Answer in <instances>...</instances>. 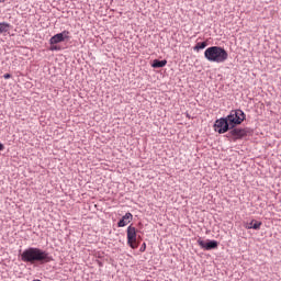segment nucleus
Listing matches in <instances>:
<instances>
[{
    "label": "nucleus",
    "mask_w": 281,
    "mask_h": 281,
    "mask_svg": "<svg viewBox=\"0 0 281 281\" xmlns=\"http://www.w3.org/2000/svg\"><path fill=\"white\" fill-rule=\"evenodd\" d=\"M133 221V214L126 213L117 223V227H126Z\"/></svg>",
    "instance_id": "423d86ee"
},
{
    "label": "nucleus",
    "mask_w": 281,
    "mask_h": 281,
    "mask_svg": "<svg viewBox=\"0 0 281 281\" xmlns=\"http://www.w3.org/2000/svg\"><path fill=\"white\" fill-rule=\"evenodd\" d=\"M246 119L247 115L243 110H232L226 117H221L215 121V132L220 135H223L224 133H228L229 131L227 137H233V142H237V139H243V137H247L249 128L236 126H240V124H243L244 120Z\"/></svg>",
    "instance_id": "f257e3e1"
},
{
    "label": "nucleus",
    "mask_w": 281,
    "mask_h": 281,
    "mask_svg": "<svg viewBox=\"0 0 281 281\" xmlns=\"http://www.w3.org/2000/svg\"><path fill=\"white\" fill-rule=\"evenodd\" d=\"M21 260L22 262H29L30 265H36V262L40 265H47V262L54 260V257L41 248L30 247L21 254Z\"/></svg>",
    "instance_id": "f03ea898"
},
{
    "label": "nucleus",
    "mask_w": 281,
    "mask_h": 281,
    "mask_svg": "<svg viewBox=\"0 0 281 281\" xmlns=\"http://www.w3.org/2000/svg\"><path fill=\"white\" fill-rule=\"evenodd\" d=\"M127 245L131 249H137L139 247V241H137V237H133V239H127Z\"/></svg>",
    "instance_id": "9d476101"
},
{
    "label": "nucleus",
    "mask_w": 281,
    "mask_h": 281,
    "mask_svg": "<svg viewBox=\"0 0 281 281\" xmlns=\"http://www.w3.org/2000/svg\"><path fill=\"white\" fill-rule=\"evenodd\" d=\"M3 78H4V80H8V79L12 78V75H10V74H4V75H3Z\"/></svg>",
    "instance_id": "2eb2a0df"
},
{
    "label": "nucleus",
    "mask_w": 281,
    "mask_h": 281,
    "mask_svg": "<svg viewBox=\"0 0 281 281\" xmlns=\"http://www.w3.org/2000/svg\"><path fill=\"white\" fill-rule=\"evenodd\" d=\"M204 58L209 63H225L229 58V54L221 46H211L205 49Z\"/></svg>",
    "instance_id": "7ed1b4c3"
},
{
    "label": "nucleus",
    "mask_w": 281,
    "mask_h": 281,
    "mask_svg": "<svg viewBox=\"0 0 281 281\" xmlns=\"http://www.w3.org/2000/svg\"><path fill=\"white\" fill-rule=\"evenodd\" d=\"M207 47V42H199L195 46H194V50L199 52V49H205Z\"/></svg>",
    "instance_id": "f8f14e48"
},
{
    "label": "nucleus",
    "mask_w": 281,
    "mask_h": 281,
    "mask_svg": "<svg viewBox=\"0 0 281 281\" xmlns=\"http://www.w3.org/2000/svg\"><path fill=\"white\" fill-rule=\"evenodd\" d=\"M262 226V222H258L256 220H252L247 226V229H260Z\"/></svg>",
    "instance_id": "1a4fd4ad"
},
{
    "label": "nucleus",
    "mask_w": 281,
    "mask_h": 281,
    "mask_svg": "<svg viewBox=\"0 0 281 281\" xmlns=\"http://www.w3.org/2000/svg\"><path fill=\"white\" fill-rule=\"evenodd\" d=\"M5 0H0V3H4Z\"/></svg>",
    "instance_id": "f3484780"
},
{
    "label": "nucleus",
    "mask_w": 281,
    "mask_h": 281,
    "mask_svg": "<svg viewBox=\"0 0 281 281\" xmlns=\"http://www.w3.org/2000/svg\"><path fill=\"white\" fill-rule=\"evenodd\" d=\"M198 245L201 246L205 251H212V249H218V241L214 239L203 240L201 238L198 239Z\"/></svg>",
    "instance_id": "20e7f679"
},
{
    "label": "nucleus",
    "mask_w": 281,
    "mask_h": 281,
    "mask_svg": "<svg viewBox=\"0 0 281 281\" xmlns=\"http://www.w3.org/2000/svg\"><path fill=\"white\" fill-rule=\"evenodd\" d=\"M9 30H10V24H8L5 22L0 23V34L9 32Z\"/></svg>",
    "instance_id": "9b49d317"
},
{
    "label": "nucleus",
    "mask_w": 281,
    "mask_h": 281,
    "mask_svg": "<svg viewBox=\"0 0 281 281\" xmlns=\"http://www.w3.org/2000/svg\"><path fill=\"white\" fill-rule=\"evenodd\" d=\"M139 251H142V252L146 251V243H144V244L140 246Z\"/></svg>",
    "instance_id": "4468645a"
},
{
    "label": "nucleus",
    "mask_w": 281,
    "mask_h": 281,
    "mask_svg": "<svg viewBox=\"0 0 281 281\" xmlns=\"http://www.w3.org/2000/svg\"><path fill=\"white\" fill-rule=\"evenodd\" d=\"M167 65H168V60L166 59H162V60L154 59L151 63V67L154 69H161V67H166Z\"/></svg>",
    "instance_id": "0eeeda50"
},
{
    "label": "nucleus",
    "mask_w": 281,
    "mask_h": 281,
    "mask_svg": "<svg viewBox=\"0 0 281 281\" xmlns=\"http://www.w3.org/2000/svg\"><path fill=\"white\" fill-rule=\"evenodd\" d=\"M4 146L0 143V150H3Z\"/></svg>",
    "instance_id": "dca6fc26"
},
{
    "label": "nucleus",
    "mask_w": 281,
    "mask_h": 281,
    "mask_svg": "<svg viewBox=\"0 0 281 281\" xmlns=\"http://www.w3.org/2000/svg\"><path fill=\"white\" fill-rule=\"evenodd\" d=\"M69 31H63L50 37L49 43L50 45H58V43H65V41H69Z\"/></svg>",
    "instance_id": "39448f33"
},
{
    "label": "nucleus",
    "mask_w": 281,
    "mask_h": 281,
    "mask_svg": "<svg viewBox=\"0 0 281 281\" xmlns=\"http://www.w3.org/2000/svg\"><path fill=\"white\" fill-rule=\"evenodd\" d=\"M137 237V228L134 226L127 227V240H133V238Z\"/></svg>",
    "instance_id": "6e6552de"
},
{
    "label": "nucleus",
    "mask_w": 281,
    "mask_h": 281,
    "mask_svg": "<svg viewBox=\"0 0 281 281\" xmlns=\"http://www.w3.org/2000/svg\"><path fill=\"white\" fill-rule=\"evenodd\" d=\"M50 52H60V46L56 44H50Z\"/></svg>",
    "instance_id": "ddd939ff"
}]
</instances>
